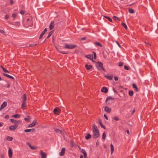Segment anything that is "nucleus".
Listing matches in <instances>:
<instances>
[{
    "label": "nucleus",
    "mask_w": 158,
    "mask_h": 158,
    "mask_svg": "<svg viewBox=\"0 0 158 158\" xmlns=\"http://www.w3.org/2000/svg\"><path fill=\"white\" fill-rule=\"evenodd\" d=\"M47 28H46L44 29V30L42 32H44V33H45L47 31Z\"/></svg>",
    "instance_id": "0e129e2a"
},
{
    "label": "nucleus",
    "mask_w": 158,
    "mask_h": 158,
    "mask_svg": "<svg viewBox=\"0 0 158 158\" xmlns=\"http://www.w3.org/2000/svg\"><path fill=\"white\" fill-rule=\"evenodd\" d=\"M104 116L106 119L108 120L107 116L106 115V114H104Z\"/></svg>",
    "instance_id": "69168bd1"
},
{
    "label": "nucleus",
    "mask_w": 158,
    "mask_h": 158,
    "mask_svg": "<svg viewBox=\"0 0 158 158\" xmlns=\"http://www.w3.org/2000/svg\"><path fill=\"white\" fill-rule=\"evenodd\" d=\"M53 32V31H50L48 33V35L47 39L49 38L52 35V34Z\"/></svg>",
    "instance_id": "2f4dec72"
},
{
    "label": "nucleus",
    "mask_w": 158,
    "mask_h": 158,
    "mask_svg": "<svg viewBox=\"0 0 158 158\" xmlns=\"http://www.w3.org/2000/svg\"><path fill=\"white\" fill-rule=\"evenodd\" d=\"M10 121L11 123L15 124V125H16L19 122V121H17L16 120L11 119H10Z\"/></svg>",
    "instance_id": "a878e982"
},
{
    "label": "nucleus",
    "mask_w": 158,
    "mask_h": 158,
    "mask_svg": "<svg viewBox=\"0 0 158 158\" xmlns=\"http://www.w3.org/2000/svg\"><path fill=\"white\" fill-rule=\"evenodd\" d=\"M128 11L131 14L133 13L134 12V10L133 9L131 8L129 9Z\"/></svg>",
    "instance_id": "473e14b6"
},
{
    "label": "nucleus",
    "mask_w": 158,
    "mask_h": 158,
    "mask_svg": "<svg viewBox=\"0 0 158 158\" xmlns=\"http://www.w3.org/2000/svg\"><path fill=\"white\" fill-rule=\"evenodd\" d=\"M94 53V59H96V53L94 52H93Z\"/></svg>",
    "instance_id": "8fccbe9b"
},
{
    "label": "nucleus",
    "mask_w": 158,
    "mask_h": 158,
    "mask_svg": "<svg viewBox=\"0 0 158 158\" xmlns=\"http://www.w3.org/2000/svg\"><path fill=\"white\" fill-rule=\"evenodd\" d=\"M111 109L107 106H105L104 107V110L107 113H110L111 111Z\"/></svg>",
    "instance_id": "ddd939ff"
},
{
    "label": "nucleus",
    "mask_w": 158,
    "mask_h": 158,
    "mask_svg": "<svg viewBox=\"0 0 158 158\" xmlns=\"http://www.w3.org/2000/svg\"><path fill=\"white\" fill-rule=\"evenodd\" d=\"M114 98H112L111 97H110V96L108 97L106 100V102L107 101H108V100H114Z\"/></svg>",
    "instance_id": "c85d7f7f"
},
{
    "label": "nucleus",
    "mask_w": 158,
    "mask_h": 158,
    "mask_svg": "<svg viewBox=\"0 0 158 158\" xmlns=\"http://www.w3.org/2000/svg\"><path fill=\"white\" fill-rule=\"evenodd\" d=\"M59 51L60 53H61L63 54H68V53L67 52H65L64 51H62L61 50Z\"/></svg>",
    "instance_id": "49530a36"
},
{
    "label": "nucleus",
    "mask_w": 158,
    "mask_h": 158,
    "mask_svg": "<svg viewBox=\"0 0 158 158\" xmlns=\"http://www.w3.org/2000/svg\"><path fill=\"white\" fill-rule=\"evenodd\" d=\"M37 121L36 119L35 120L33 123L30 124L28 126V127H33L34 126L36 125L37 124Z\"/></svg>",
    "instance_id": "1a4fd4ad"
},
{
    "label": "nucleus",
    "mask_w": 158,
    "mask_h": 158,
    "mask_svg": "<svg viewBox=\"0 0 158 158\" xmlns=\"http://www.w3.org/2000/svg\"><path fill=\"white\" fill-rule=\"evenodd\" d=\"M124 68L127 70H129V67L127 65L124 66Z\"/></svg>",
    "instance_id": "a18cd8bd"
},
{
    "label": "nucleus",
    "mask_w": 158,
    "mask_h": 158,
    "mask_svg": "<svg viewBox=\"0 0 158 158\" xmlns=\"http://www.w3.org/2000/svg\"><path fill=\"white\" fill-rule=\"evenodd\" d=\"M122 25L126 29H127V26L126 24L124 23H122Z\"/></svg>",
    "instance_id": "58836bf2"
},
{
    "label": "nucleus",
    "mask_w": 158,
    "mask_h": 158,
    "mask_svg": "<svg viewBox=\"0 0 158 158\" xmlns=\"http://www.w3.org/2000/svg\"><path fill=\"white\" fill-rule=\"evenodd\" d=\"M30 118L29 116H28L27 118H24V120L25 121L27 122H29L30 121Z\"/></svg>",
    "instance_id": "c756f323"
},
{
    "label": "nucleus",
    "mask_w": 158,
    "mask_h": 158,
    "mask_svg": "<svg viewBox=\"0 0 158 158\" xmlns=\"http://www.w3.org/2000/svg\"><path fill=\"white\" fill-rule=\"evenodd\" d=\"M85 57L93 61H94L93 60V55H88L85 56Z\"/></svg>",
    "instance_id": "f3484780"
},
{
    "label": "nucleus",
    "mask_w": 158,
    "mask_h": 158,
    "mask_svg": "<svg viewBox=\"0 0 158 158\" xmlns=\"http://www.w3.org/2000/svg\"><path fill=\"white\" fill-rule=\"evenodd\" d=\"M128 93L130 96H132L134 92L133 91H130Z\"/></svg>",
    "instance_id": "4c0bfd02"
},
{
    "label": "nucleus",
    "mask_w": 158,
    "mask_h": 158,
    "mask_svg": "<svg viewBox=\"0 0 158 158\" xmlns=\"http://www.w3.org/2000/svg\"><path fill=\"white\" fill-rule=\"evenodd\" d=\"M104 17L107 19L109 21H110L111 22H112V19L109 17L107 16H104Z\"/></svg>",
    "instance_id": "e433bc0d"
},
{
    "label": "nucleus",
    "mask_w": 158,
    "mask_h": 158,
    "mask_svg": "<svg viewBox=\"0 0 158 158\" xmlns=\"http://www.w3.org/2000/svg\"><path fill=\"white\" fill-rule=\"evenodd\" d=\"M9 116L8 115H7L5 116L4 118H5L8 119L9 118Z\"/></svg>",
    "instance_id": "680f3d73"
},
{
    "label": "nucleus",
    "mask_w": 158,
    "mask_h": 158,
    "mask_svg": "<svg viewBox=\"0 0 158 158\" xmlns=\"http://www.w3.org/2000/svg\"><path fill=\"white\" fill-rule=\"evenodd\" d=\"M85 67L87 70H90L93 68V66L91 65H88L87 64H85Z\"/></svg>",
    "instance_id": "9b49d317"
},
{
    "label": "nucleus",
    "mask_w": 158,
    "mask_h": 158,
    "mask_svg": "<svg viewBox=\"0 0 158 158\" xmlns=\"http://www.w3.org/2000/svg\"><path fill=\"white\" fill-rule=\"evenodd\" d=\"M114 119L116 121H118L119 120V118L118 117H114Z\"/></svg>",
    "instance_id": "13d9d810"
},
{
    "label": "nucleus",
    "mask_w": 158,
    "mask_h": 158,
    "mask_svg": "<svg viewBox=\"0 0 158 158\" xmlns=\"http://www.w3.org/2000/svg\"><path fill=\"white\" fill-rule=\"evenodd\" d=\"M0 32L2 33L3 35H4L5 33V32L3 31L2 30L0 29Z\"/></svg>",
    "instance_id": "de8ad7c7"
},
{
    "label": "nucleus",
    "mask_w": 158,
    "mask_h": 158,
    "mask_svg": "<svg viewBox=\"0 0 158 158\" xmlns=\"http://www.w3.org/2000/svg\"><path fill=\"white\" fill-rule=\"evenodd\" d=\"M13 152L12 150L10 148H9L8 150V155L10 158H11L12 156Z\"/></svg>",
    "instance_id": "9d476101"
},
{
    "label": "nucleus",
    "mask_w": 158,
    "mask_h": 158,
    "mask_svg": "<svg viewBox=\"0 0 158 158\" xmlns=\"http://www.w3.org/2000/svg\"><path fill=\"white\" fill-rule=\"evenodd\" d=\"M35 131V128L25 130L24 131L25 132H29L31 131L34 132Z\"/></svg>",
    "instance_id": "2eb2a0df"
},
{
    "label": "nucleus",
    "mask_w": 158,
    "mask_h": 158,
    "mask_svg": "<svg viewBox=\"0 0 158 158\" xmlns=\"http://www.w3.org/2000/svg\"><path fill=\"white\" fill-rule=\"evenodd\" d=\"M14 3V2L12 0H10V5H12Z\"/></svg>",
    "instance_id": "bf43d9fd"
},
{
    "label": "nucleus",
    "mask_w": 158,
    "mask_h": 158,
    "mask_svg": "<svg viewBox=\"0 0 158 158\" xmlns=\"http://www.w3.org/2000/svg\"><path fill=\"white\" fill-rule=\"evenodd\" d=\"M93 135L92 137L94 138H97L99 136V130L97 129V127L94 124L93 126Z\"/></svg>",
    "instance_id": "f257e3e1"
},
{
    "label": "nucleus",
    "mask_w": 158,
    "mask_h": 158,
    "mask_svg": "<svg viewBox=\"0 0 158 158\" xmlns=\"http://www.w3.org/2000/svg\"><path fill=\"white\" fill-rule=\"evenodd\" d=\"M96 65L98 70L101 71L102 70L104 71H105V69L103 67V64L101 62L98 61L96 63Z\"/></svg>",
    "instance_id": "f03ea898"
},
{
    "label": "nucleus",
    "mask_w": 158,
    "mask_h": 158,
    "mask_svg": "<svg viewBox=\"0 0 158 158\" xmlns=\"http://www.w3.org/2000/svg\"><path fill=\"white\" fill-rule=\"evenodd\" d=\"M20 13L22 15H23L24 13V12L23 10H21Z\"/></svg>",
    "instance_id": "6e6d98bb"
},
{
    "label": "nucleus",
    "mask_w": 158,
    "mask_h": 158,
    "mask_svg": "<svg viewBox=\"0 0 158 158\" xmlns=\"http://www.w3.org/2000/svg\"><path fill=\"white\" fill-rule=\"evenodd\" d=\"M1 67L2 69L4 72H5V73H9V71L8 70L6 69L3 66H1Z\"/></svg>",
    "instance_id": "7c9ffc66"
},
{
    "label": "nucleus",
    "mask_w": 158,
    "mask_h": 158,
    "mask_svg": "<svg viewBox=\"0 0 158 158\" xmlns=\"http://www.w3.org/2000/svg\"><path fill=\"white\" fill-rule=\"evenodd\" d=\"M65 152V148H62L61 149V151L59 153V155L61 156H63Z\"/></svg>",
    "instance_id": "f8f14e48"
},
{
    "label": "nucleus",
    "mask_w": 158,
    "mask_h": 158,
    "mask_svg": "<svg viewBox=\"0 0 158 158\" xmlns=\"http://www.w3.org/2000/svg\"><path fill=\"white\" fill-rule=\"evenodd\" d=\"M113 19L115 20H118L119 21H120V19H119V18L118 17H117L115 16H114L113 17Z\"/></svg>",
    "instance_id": "ea45409f"
},
{
    "label": "nucleus",
    "mask_w": 158,
    "mask_h": 158,
    "mask_svg": "<svg viewBox=\"0 0 158 158\" xmlns=\"http://www.w3.org/2000/svg\"><path fill=\"white\" fill-rule=\"evenodd\" d=\"M86 39V38L85 37H83L82 38H81V40H85Z\"/></svg>",
    "instance_id": "4d7b16f0"
},
{
    "label": "nucleus",
    "mask_w": 158,
    "mask_h": 158,
    "mask_svg": "<svg viewBox=\"0 0 158 158\" xmlns=\"http://www.w3.org/2000/svg\"><path fill=\"white\" fill-rule=\"evenodd\" d=\"M18 127V126L17 125L10 126L9 127V128L11 131H14Z\"/></svg>",
    "instance_id": "6e6552de"
},
{
    "label": "nucleus",
    "mask_w": 158,
    "mask_h": 158,
    "mask_svg": "<svg viewBox=\"0 0 158 158\" xmlns=\"http://www.w3.org/2000/svg\"><path fill=\"white\" fill-rule=\"evenodd\" d=\"M114 80L115 81H118V78L117 77L115 76L114 77Z\"/></svg>",
    "instance_id": "052dcab7"
},
{
    "label": "nucleus",
    "mask_w": 158,
    "mask_h": 158,
    "mask_svg": "<svg viewBox=\"0 0 158 158\" xmlns=\"http://www.w3.org/2000/svg\"><path fill=\"white\" fill-rule=\"evenodd\" d=\"M9 141H12L13 139V138L12 137L8 136L6 138Z\"/></svg>",
    "instance_id": "f704fd0d"
},
{
    "label": "nucleus",
    "mask_w": 158,
    "mask_h": 158,
    "mask_svg": "<svg viewBox=\"0 0 158 158\" xmlns=\"http://www.w3.org/2000/svg\"><path fill=\"white\" fill-rule=\"evenodd\" d=\"M40 153L41 156V158H46L47 156L46 153L44 152L42 150L40 151Z\"/></svg>",
    "instance_id": "0eeeda50"
},
{
    "label": "nucleus",
    "mask_w": 158,
    "mask_h": 158,
    "mask_svg": "<svg viewBox=\"0 0 158 158\" xmlns=\"http://www.w3.org/2000/svg\"><path fill=\"white\" fill-rule=\"evenodd\" d=\"M29 147L32 150H34L36 148L35 147L32 146L30 144L29 145Z\"/></svg>",
    "instance_id": "a19ab883"
},
{
    "label": "nucleus",
    "mask_w": 158,
    "mask_h": 158,
    "mask_svg": "<svg viewBox=\"0 0 158 158\" xmlns=\"http://www.w3.org/2000/svg\"><path fill=\"white\" fill-rule=\"evenodd\" d=\"M70 143L71 144L72 147H73L75 145V143H74V141H73L71 140L70 141Z\"/></svg>",
    "instance_id": "c03bdc74"
},
{
    "label": "nucleus",
    "mask_w": 158,
    "mask_h": 158,
    "mask_svg": "<svg viewBox=\"0 0 158 158\" xmlns=\"http://www.w3.org/2000/svg\"><path fill=\"white\" fill-rule=\"evenodd\" d=\"M44 33L43 32H42L41 33V34H40V37H39V39H41L42 38V37H43V35H44Z\"/></svg>",
    "instance_id": "37998d69"
},
{
    "label": "nucleus",
    "mask_w": 158,
    "mask_h": 158,
    "mask_svg": "<svg viewBox=\"0 0 158 158\" xmlns=\"http://www.w3.org/2000/svg\"><path fill=\"white\" fill-rule=\"evenodd\" d=\"M36 44H30L29 46L30 47H34V46H36Z\"/></svg>",
    "instance_id": "603ef678"
},
{
    "label": "nucleus",
    "mask_w": 158,
    "mask_h": 158,
    "mask_svg": "<svg viewBox=\"0 0 158 158\" xmlns=\"http://www.w3.org/2000/svg\"><path fill=\"white\" fill-rule=\"evenodd\" d=\"M7 102L6 101L4 102L1 105L0 107V111H1L3 108L6 106Z\"/></svg>",
    "instance_id": "423d86ee"
},
{
    "label": "nucleus",
    "mask_w": 158,
    "mask_h": 158,
    "mask_svg": "<svg viewBox=\"0 0 158 158\" xmlns=\"http://www.w3.org/2000/svg\"><path fill=\"white\" fill-rule=\"evenodd\" d=\"M106 134H105V132H104L102 134V138L103 139H106Z\"/></svg>",
    "instance_id": "79ce46f5"
},
{
    "label": "nucleus",
    "mask_w": 158,
    "mask_h": 158,
    "mask_svg": "<svg viewBox=\"0 0 158 158\" xmlns=\"http://www.w3.org/2000/svg\"><path fill=\"white\" fill-rule=\"evenodd\" d=\"M77 47L76 45L65 44L64 47V48L69 49H73Z\"/></svg>",
    "instance_id": "7ed1b4c3"
},
{
    "label": "nucleus",
    "mask_w": 158,
    "mask_h": 158,
    "mask_svg": "<svg viewBox=\"0 0 158 158\" xmlns=\"http://www.w3.org/2000/svg\"><path fill=\"white\" fill-rule=\"evenodd\" d=\"M113 89L114 91V92L116 94H117L118 93V92L115 89V88L114 87L113 88Z\"/></svg>",
    "instance_id": "864d4df0"
},
{
    "label": "nucleus",
    "mask_w": 158,
    "mask_h": 158,
    "mask_svg": "<svg viewBox=\"0 0 158 158\" xmlns=\"http://www.w3.org/2000/svg\"><path fill=\"white\" fill-rule=\"evenodd\" d=\"M9 16L8 15H6L5 16V19H8L9 18Z\"/></svg>",
    "instance_id": "5fc2aeb1"
},
{
    "label": "nucleus",
    "mask_w": 158,
    "mask_h": 158,
    "mask_svg": "<svg viewBox=\"0 0 158 158\" xmlns=\"http://www.w3.org/2000/svg\"><path fill=\"white\" fill-rule=\"evenodd\" d=\"M26 106V102H23V103L22 104L21 107L23 109H24V107Z\"/></svg>",
    "instance_id": "72a5a7b5"
},
{
    "label": "nucleus",
    "mask_w": 158,
    "mask_h": 158,
    "mask_svg": "<svg viewBox=\"0 0 158 158\" xmlns=\"http://www.w3.org/2000/svg\"><path fill=\"white\" fill-rule=\"evenodd\" d=\"M13 116L15 118H19L20 117V115L19 114H16L13 115Z\"/></svg>",
    "instance_id": "c9c22d12"
},
{
    "label": "nucleus",
    "mask_w": 158,
    "mask_h": 158,
    "mask_svg": "<svg viewBox=\"0 0 158 158\" xmlns=\"http://www.w3.org/2000/svg\"><path fill=\"white\" fill-rule=\"evenodd\" d=\"M91 137V135L89 133H88L86 135L85 137V138L86 139H88Z\"/></svg>",
    "instance_id": "cd10ccee"
},
{
    "label": "nucleus",
    "mask_w": 158,
    "mask_h": 158,
    "mask_svg": "<svg viewBox=\"0 0 158 158\" xmlns=\"http://www.w3.org/2000/svg\"><path fill=\"white\" fill-rule=\"evenodd\" d=\"M126 132L127 133L128 135H129L130 134V132L128 130H127L126 131Z\"/></svg>",
    "instance_id": "338daca9"
},
{
    "label": "nucleus",
    "mask_w": 158,
    "mask_h": 158,
    "mask_svg": "<svg viewBox=\"0 0 158 158\" xmlns=\"http://www.w3.org/2000/svg\"><path fill=\"white\" fill-rule=\"evenodd\" d=\"M55 132L56 133H59L62 135H63L64 134L63 132L61 131L59 129H55Z\"/></svg>",
    "instance_id": "a211bd4d"
},
{
    "label": "nucleus",
    "mask_w": 158,
    "mask_h": 158,
    "mask_svg": "<svg viewBox=\"0 0 158 158\" xmlns=\"http://www.w3.org/2000/svg\"><path fill=\"white\" fill-rule=\"evenodd\" d=\"M3 75L4 76H5L6 77L12 79H13L15 80V78L13 77L8 74L5 73H3Z\"/></svg>",
    "instance_id": "412c9836"
},
{
    "label": "nucleus",
    "mask_w": 158,
    "mask_h": 158,
    "mask_svg": "<svg viewBox=\"0 0 158 158\" xmlns=\"http://www.w3.org/2000/svg\"><path fill=\"white\" fill-rule=\"evenodd\" d=\"M94 44L97 46H99L100 47H102V44L99 42H95L94 43Z\"/></svg>",
    "instance_id": "5701e85b"
},
{
    "label": "nucleus",
    "mask_w": 158,
    "mask_h": 158,
    "mask_svg": "<svg viewBox=\"0 0 158 158\" xmlns=\"http://www.w3.org/2000/svg\"><path fill=\"white\" fill-rule=\"evenodd\" d=\"M102 92H104L105 93H107L108 91V89L106 87H103L101 89Z\"/></svg>",
    "instance_id": "4468645a"
},
{
    "label": "nucleus",
    "mask_w": 158,
    "mask_h": 158,
    "mask_svg": "<svg viewBox=\"0 0 158 158\" xmlns=\"http://www.w3.org/2000/svg\"><path fill=\"white\" fill-rule=\"evenodd\" d=\"M17 15L16 14L14 13L12 14V17L13 18H15L16 17Z\"/></svg>",
    "instance_id": "3c124183"
},
{
    "label": "nucleus",
    "mask_w": 158,
    "mask_h": 158,
    "mask_svg": "<svg viewBox=\"0 0 158 158\" xmlns=\"http://www.w3.org/2000/svg\"><path fill=\"white\" fill-rule=\"evenodd\" d=\"M33 26V24L31 21H29V22L26 23L24 24V26L26 27H32Z\"/></svg>",
    "instance_id": "39448f33"
},
{
    "label": "nucleus",
    "mask_w": 158,
    "mask_h": 158,
    "mask_svg": "<svg viewBox=\"0 0 158 158\" xmlns=\"http://www.w3.org/2000/svg\"><path fill=\"white\" fill-rule=\"evenodd\" d=\"M60 111L61 110L59 107H58L55 108L53 110L54 114L56 115H59Z\"/></svg>",
    "instance_id": "20e7f679"
},
{
    "label": "nucleus",
    "mask_w": 158,
    "mask_h": 158,
    "mask_svg": "<svg viewBox=\"0 0 158 158\" xmlns=\"http://www.w3.org/2000/svg\"><path fill=\"white\" fill-rule=\"evenodd\" d=\"M23 102H26L27 99V95L26 94H24L23 96Z\"/></svg>",
    "instance_id": "b1692460"
},
{
    "label": "nucleus",
    "mask_w": 158,
    "mask_h": 158,
    "mask_svg": "<svg viewBox=\"0 0 158 158\" xmlns=\"http://www.w3.org/2000/svg\"><path fill=\"white\" fill-rule=\"evenodd\" d=\"M110 148L111 153V154H112V153L113 152L114 150V147L112 143H111L110 145Z\"/></svg>",
    "instance_id": "bb28decb"
},
{
    "label": "nucleus",
    "mask_w": 158,
    "mask_h": 158,
    "mask_svg": "<svg viewBox=\"0 0 158 158\" xmlns=\"http://www.w3.org/2000/svg\"><path fill=\"white\" fill-rule=\"evenodd\" d=\"M105 77L109 80H112L113 77V76L112 75L110 76H108L106 75L104 76Z\"/></svg>",
    "instance_id": "aec40b11"
},
{
    "label": "nucleus",
    "mask_w": 158,
    "mask_h": 158,
    "mask_svg": "<svg viewBox=\"0 0 158 158\" xmlns=\"http://www.w3.org/2000/svg\"><path fill=\"white\" fill-rule=\"evenodd\" d=\"M116 43L118 45V46L119 47H120V48H121V45L118 43V42H117V41H116Z\"/></svg>",
    "instance_id": "774afa93"
},
{
    "label": "nucleus",
    "mask_w": 158,
    "mask_h": 158,
    "mask_svg": "<svg viewBox=\"0 0 158 158\" xmlns=\"http://www.w3.org/2000/svg\"><path fill=\"white\" fill-rule=\"evenodd\" d=\"M30 19L29 18H27L26 19V23L29 22Z\"/></svg>",
    "instance_id": "e2e57ef3"
},
{
    "label": "nucleus",
    "mask_w": 158,
    "mask_h": 158,
    "mask_svg": "<svg viewBox=\"0 0 158 158\" xmlns=\"http://www.w3.org/2000/svg\"><path fill=\"white\" fill-rule=\"evenodd\" d=\"M98 122H99V124L100 125L101 127H102V128L104 129H106V127H105V126H104L103 125L101 119H99L98 120Z\"/></svg>",
    "instance_id": "dca6fc26"
},
{
    "label": "nucleus",
    "mask_w": 158,
    "mask_h": 158,
    "mask_svg": "<svg viewBox=\"0 0 158 158\" xmlns=\"http://www.w3.org/2000/svg\"><path fill=\"white\" fill-rule=\"evenodd\" d=\"M123 62H120L119 63L118 65L119 66H123Z\"/></svg>",
    "instance_id": "09e8293b"
},
{
    "label": "nucleus",
    "mask_w": 158,
    "mask_h": 158,
    "mask_svg": "<svg viewBox=\"0 0 158 158\" xmlns=\"http://www.w3.org/2000/svg\"><path fill=\"white\" fill-rule=\"evenodd\" d=\"M132 87H133V88L135 89V90L136 92L138 91L139 90H138V88L137 85H136V84H133L132 85Z\"/></svg>",
    "instance_id": "393cba45"
},
{
    "label": "nucleus",
    "mask_w": 158,
    "mask_h": 158,
    "mask_svg": "<svg viewBox=\"0 0 158 158\" xmlns=\"http://www.w3.org/2000/svg\"><path fill=\"white\" fill-rule=\"evenodd\" d=\"M81 152L84 154V158H86L87 156V153L85 150L84 149H82L81 150Z\"/></svg>",
    "instance_id": "4be33fe9"
},
{
    "label": "nucleus",
    "mask_w": 158,
    "mask_h": 158,
    "mask_svg": "<svg viewBox=\"0 0 158 158\" xmlns=\"http://www.w3.org/2000/svg\"><path fill=\"white\" fill-rule=\"evenodd\" d=\"M54 21H52L51 22L50 25H49V29L50 30H51L53 29L54 28Z\"/></svg>",
    "instance_id": "6ab92c4d"
}]
</instances>
